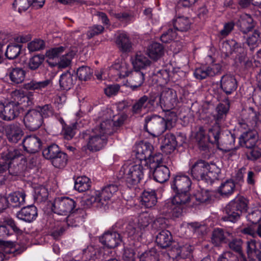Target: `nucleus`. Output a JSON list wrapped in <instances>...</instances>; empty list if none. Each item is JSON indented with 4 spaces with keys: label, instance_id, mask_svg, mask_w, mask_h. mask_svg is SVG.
I'll list each match as a JSON object with an SVG mask.
<instances>
[{
    "label": "nucleus",
    "instance_id": "nucleus-11",
    "mask_svg": "<svg viewBox=\"0 0 261 261\" xmlns=\"http://www.w3.org/2000/svg\"><path fill=\"white\" fill-rule=\"evenodd\" d=\"M155 101V98H149L147 96L143 95L132 105L131 112L133 115H140L143 110L150 111L154 108Z\"/></svg>",
    "mask_w": 261,
    "mask_h": 261
},
{
    "label": "nucleus",
    "instance_id": "nucleus-22",
    "mask_svg": "<svg viewBox=\"0 0 261 261\" xmlns=\"http://www.w3.org/2000/svg\"><path fill=\"white\" fill-rule=\"evenodd\" d=\"M247 253L249 261H261V243L254 240L248 241Z\"/></svg>",
    "mask_w": 261,
    "mask_h": 261
},
{
    "label": "nucleus",
    "instance_id": "nucleus-26",
    "mask_svg": "<svg viewBox=\"0 0 261 261\" xmlns=\"http://www.w3.org/2000/svg\"><path fill=\"white\" fill-rule=\"evenodd\" d=\"M172 242V236L169 230L166 229L160 230L156 235L155 242L161 248L165 249L169 247Z\"/></svg>",
    "mask_w": 261,
    "mask_h": 261
},
{
    "label": "nucleus",
    "instance_id": "nucleus-49",
    "mask_svg": "<svg viewBox=\"0 0 261 261\" xmlns=\"http://www.w3.org/2000/svg\"><path fill=\"white\" fill-rule=\"evenodd\" d=\"M247 43L251 50L258 46L261 43V33L260 31L258 30H254L253 32L247 38Z\"/></svg>",
    "mask_w": 261,
    "mask_h": 261
},
{
    "label": "nucleus",
    "instance_id": "nucleus-54",
    "mask_svg": "<svg viewBox=\"0 0 261 261\" xmlns=\"http://www.w3.org/2000/svg\"><path fill=\"white\" fill-rule=\"evenodd\" d=\"M151 221L152 219L149 215L147 213H143L138 217V226L141 230L147 227Z\"/></svg>",
    "mask_w": 261,
    "mask_h": 261
},
{
    "label": "nucleus",
    "instance_id": "nucleus-57",
    "mask_svg": "<svg viewBox=\"0 0 261 261\" xmlns=\"http://www.w3.org/2000/svg\"><path fill=\"white\" fill-rule=\"evenodd\" d=\"M112 71L116 70L117 75L120 78H124L126 76H128L130 73L127 70L126 65H121L119 64H116L114 65L111 69Z\"/></svg>",
    "mask_w": 261,
    "mask_h": 261
},
{
    "label": "nucleus",
    "instance_id": "nucleus-40",
    "mask_svg": "<svg viewBox=\"0 0 261 261\" xmlns=\"http://www.w3.org/2000/svg\"><path fill=\"white\" fill-rule=\"evenodd\" d=\"M164 47L159 43H152L147 49L148 56L152 60H157L164 54Z\"/></svg>",
    "mask_w": 261,
    "mask_h": 261
},
{
    "label": "nucleus",
    "instance_id": "nucleus-55",
    "mask_svg": "<svg viewBox=\"0 0 261 261\" xmlns=\"http://www.w3.org/2000/svg\"><path fill=\"white\" fill-rule=\"evenodd\" d=\"M177 33L176 30L169 28L166 32L161 36V40L164 43H169L176 39Z\"/></svg>",
    "mask_w": 261,
    "mask_h": 261
},
{
    "label": "nucleus",
    "instance_id": "nucleus-23",
    "mask_svg": "<svg viewBox=\"0 0 261 261\" xmlns=\"http://www.w3.org/2000/svg\"><path fill=\"white\" fill-rule=\"evenodd\" d=\"M223 101L224 103H220L218 105L215 109V113L214 114V118L216 123H220L225 121L230 108L228 98H225Z\"/></svg>",
    "mask_w": 261,
    "mask_h": 261
},
{
    "label": "nucleus",
    "instance_id": "nucleus-4",
    "mask_svg": "<svg viewBox=\"0 0 261 261\" xmlns=\"http://www.w3.org/2000/svg\"><path fill=\"white\" fill-rule=\"evenodd\" d=\"M248 204V200L244 197L237 196L225 206L222 219L232 222L236 221L242 213L247 211Z\"/></svg>",
    "mask_w": 261,
    "mask_h": 261
},
{
    "label": "nucleus",
    "instance_id": "nucleus-1",
    "mask_svg": "<svg viewBox=\"0 0 261 261\" xmlns=\"http://www.w3.org/2000/svg\"><path fill=\"white\" fill-rule=\"evenodd\" d=\"M111 123L110 120H106L92 129L83 131L80 137L86 143L82 147V150L95 152L103 148L107 144L108 136L113 134Z\"/></svg>",
    "mask_w": 261,
    "mask_h": 261
},
{
    "label": "nucleus",
    "instance_id": "nucleus-15",
    "mask_svg": "<svg viewBox=\"0 0 261 261\" xmlns=\"http://www.w3.org/2000/svg\"><path fill=\"white\" fill-rule=\"evenodd\" d=\"M177 95L175 90L170 88L164 89L161 93L160 103L162 107L171 109L176 103Z\"/></svg>",
    "mask_w": 261,
    "mask_h": 261
},
{
    "label": "nucleus",
    "instance_id": "nucleus-50",
    "mask_svg": "<svg viewBox=\"0 0 261 261\" xmlns=\"http://www.w3.org/2000/svg\"><path fill=\"white\" fill-rule=\"evenodd\" d=\"M61 151L57 145L52 144L43 150L42 154L45 159L51 161Z\"/></svg>",
    "mask_w": 261,
    "mask_h": 261
},
{
    "label": "nucleus",
    "instance_id": "nucleus-64",
    "mask_svg": "<svg viewBox=\"0 0 261 261\" xmlns=\"http://www.w3.org/2000/svg\"><path fill=\"white\" fill-rule=\"evenodd\" d=\"M246 218L248 221L253 224L259 223L261 221V211L259 210L253 211L246 216Z\"/></svg>",
    "mask_w": 261,
    "mask_h": 261
},
{
    "label": "nucleus",
    "instance_id": "nucleus-61",
    "mask_svg": "<svg viewBox=\"0 0 261 261\" xmlns=\"http://www.w3.org/2000/svg\"><path fill=\"white\" fill-rule=\"evenodd\" d=\"M153 74L158 77V81L162 84H167L169 80V72L166 69L154 71Z\"/></svg>",
    "mask_w": 261,
    "mask_h": 261
},
{
    "label": "nucleus",
    "instance_id": "nucleus-34",
    "mask_svg": "<svg viewBox=\"0 0 261 261\" xmlns=\"http://www.w3.org/2000/svg\"><path fill=\"white\" fill-rule=\"evenodd\" d=\"M172 25L177 32H183L190 29L191 22L188 17L178 16L173 20Z\"/></svg>",
    "mask_w": 261,
    "mask_h": 261
},
{
    "label": "nucleus",
    "instance_id": "nucleus-45",
    "mask_svg": "<svg viewBox=\"0 0 261 261\" xmlns=\"http://www.w3.org/2000/svg\"><path fill=\"white\" fill-rule=\"evenodd\" d=\"M235 190V184L231 180H226L222 183L218 189V193L223 197H228Z\"/></svg>",
    "mask_w": 261,
    "mask_h": 261
},
{
    "label": "nucleus",
    "instance_id": "nucleus-28",
    "mask_svg": "<svg viewBox=\"0 0 261 261\" xmlns=\"http://www.w3.org/2000/svg\"><path fill=\"white\" fill-rule=\"evenodd\" d=\"M152 169L153 178L157 182L163 183L169 178L170 171L166 165L153 166Z\"/></svg>",
    "mask_w": 261,
    "mask_h": 261
},
{
    "label": "nucleus",
    "instance_id": "nucleus-10",
    "mask_svg": "<svg viewBox=\"0 0 261 261\" xmlns=\"http://www.w3.org/2000/svg\"><path fill=\"white\" fill-rule=\"evenodd\" d=\"M23 122L25 127L30 131L38 129L43 123L41 114L37 110L33 109L25 114Z\"/></svg>",
    "mask_w": 261,
    "mask_h": 261
},
{
    "label": "nucleus",
    "instance_id": "nucleus-59",
    "mask_svg": "<svg viewBox=\"0 0 261 261\" xmlns=\"http://www.w3.org/2000/svg\"><path fill=\"white\" fill-rule=\"evenodd\" d=\"M163 162V154L161 153H158L153 155L151 154L148 158L146 163H149L150 168L152 169L153 166H161V164Z\"/></svg>",
    "mask_w": 261,
    "mask_h": 261
},
{
    "label": "nucleus",
    "instance_id": "nucleus-51",
    "mask_svg": "<svg viewBox=\"0 0 261 261\" xmlns=\"http://www.w3.org/2000/svg\"><path fill=\"white\" fill-rule=\"evenodd\" d=\"M68 156L66 153L64 152H60L52 160H51L53 165L58 168L64 167L67 163Z\"/></svg>",
    "mask_w": 261,
    "mask_h": 261
},
{
    "label": "nucleus",
    "instance_id": "nucleus-6",
    "mask_svg": "<svg viewBox=\"0 0 261 261\" xmlns=\"http://www.w3.org/2000/svg\"><path fill=\"white\" fill-rule=\"evenodd\" d=\"M116 185H110L105 187L100 191L96 192L95 195H92L87 199V202L90 204L95 203L97 207L107 205L113 195L118 191Z\"/></svg>",
    "mask_w": 261,
    "mask_h": 261
},
{
    "label": "nucleus",
    "instance_id": "nucleus-31",
    "mask_svg": "<svg viewBox=\"0 0 261 261\" xmlns=\"http://www.w3.org/2000/svg\"><path fill=\"white\" fill-rule=\"evenodd\" d=\"M128 84L133 90L140 87L144 81V75L140 70L135 69L130 72L128 76Z\"/></svg>",
    "mask_w": 261,
    "mask_h": 261
},
{
    "label": "nucleus",
    "instance_id": "nucleus-63",
    "mask_svg": "<svg viewBox=\"0 0 261 261\" xmlns=\"http://www.w3.org/2000/svg\"><path fill=\"white\" fill-rule=\"evenodd\" d=\"M76 125L75 124L70 125L63 126V134L64 137L66 140H69L73 138L75 134Z\"/></svg>",
    "mask_w": 261,
    "mask_h": 261
},
{
    "label": "nucleus",
    "instance_id": "nucleus-12",
    "mask_svg": "<svg viewBox=\"0 0 261 261\" xmlns=\"http://www.w3.org/2000/svg\"><path fill=\"white\" fill-rule=\"evenodd\" d=\"M4 130L7 139L12 143H17L24 135L20 124L18 123H13L6 125Z\"/></svg>",
    "mask_w": 261,
    "mask_h": 261
},
{
    "label": "nucleus",
    "instance_id": "nucleus-33",
    "mask_svg": "<svg viewBox=\"0 0 261 261\" xmlns=\"http://www.w3.org/2000/svg\"><path fill=\"white\" fill-rule=\"evenodd\" d=\"M116 44L122 53L130 52L132 50V43L129 36L125 33H121L118 36Z\"/></svg>",
    "mask_w": 261,
    "mask_h": 261
},
{
    "label": "nucleus",
    "instance_id": "nucleus-52",
    "mask_svg": "<svg viewBox=\"0 0 261 261\" xmlns=\"http://www.w3.org/2000/svg\"><path fill=\"white\" fill-rule=\"evenodd\" d=\"M13 95L14 97L15 100H17L18 105H22L26 102L27 105H24V106H27L32 103V98L29 97V96L24 95L22 91L15 90L13 93Z\"/></svg>",
    "mask_w": 261,
    "mask_h": 261
},
{
    "label": "nucleus",
    "instance_id": "nucleus-7",
    "mask_svg": "<svg viewBox=\"0 0 261 261\" xmlns=\"http://www.w3.org/2000/svg\"><path fill=\"white\" fill-rule=\"evenodd\" d=\"M167 127L164 118L158 115L147 116L145 118L144 128L154 137L162 135L167 129Z\"/></svg>",
    "mask_w": 261,
    "mask_h": 261
},
{
    "label": "nucleus",
    "instance_id": "nucleus-47",
    "mask_svg": "<svg viewBox=\"0 0 261 261\" xmlns=\"http://www.w3.org/2000/svg\"><path fill=\"white\" fill-rule=\"evenodd\" d=\"M60 88L62 90H68L73 85V76L69 71L63 73L59 80Z\"/></svg>",
    "mask_w": 261,
    "mask_h": 261
},
{
    "label": "nucleus",
    "instance_id": "nucleus-32",
    "mask_svg": "<svg viewBox=\"0 0 261 261\" xmlns=\"http://www.w3.org/2000/svg\"><path fill=\"white\" fill-rule=\"evenodd\" d=\"M176 145L177 142L175 136L172 134H167L162 141L161 149L164 153L170 154L175 150Z\"/></svg>",
    "mask_w": 261,
    "mask_h": 261
},
{
    "label": "nucleus",
    "instance_id": "nucleus-41",
    "mask_svg": "<svg viewBox=\"0 0 261 261\" xmlns=\"http://www.w3.org/2000/svg\"><path fill=\"white\" fill-rule=\"evenodd\" d=\"M142 205L147 208L154 206L157 202V198L154 191H144L142 195L141 200Z\"/></svg>",
    "mask_w": 261,
    "mask_h": 261
},
{
    "label": "nucleus",
    "instance_id": "nucleus-30",
    "mask_svg": "<svg viewBox=\"0 0 261 261\" xmlns=\"http://www.w3.org/2000/svg\"><path fill=\"white\" fill-rule=\"evenodd\" d=\"M237 25L242 33L246 34L254 28L255 22L250 15L244 14L241 15Z\"/></svg>",
    "mask_w": 261,
    "mask_h": 261
},
{
    "label": "nucleus",
    "instance_id": "nucleus-2",
    "mask_svg": "<svg viewBox=\"0 0 261 261\" xmlns=\"http://www.w3.org/2000/svg\"><path fill=\"white\" fill-rule=\"evenodd\" d=\"M220 173V168L215 164H209L202 160L197 161L190 168V174L193 178L210 184L218 178Z\"/></svg>",
    "mask_w": 261,
    "mask_h": 261
},
{
    "label": "nucleus",
    "instance_id": "nucleus-19",
    "mask_svg": "<svg viewBox=\"0 0 261 261\" xmlns=\"http://www.w3.org/2000/svg\"><path fill=\"white\" fill-rule=\"evenodd\" d=\"M22 144L25 151L30 153H35L40 150L41 141L36 136L30 135L23 139Z\"/></svg>",
    "mask_w": 261,
    "mask_h": 261
},
{
    "label": "nucleus",
    "instance_id": "nucleus-21",
    "mask_svg": "<svg viewBox=\"0 0 261 261\" xmlns=\"http://www.w3.org/2000/svg\"><path fill=\"white\" fill-rule=\"evenodd\" d=\"M258 140L257 133L253 129L243 133L239 137V144L247 148H251L256 145Z\"/></svg>",
    "mask_w": 261,
    "mask_h": 261
},
{
    "label": "nucleus",
    "instance_id": "nucleus-29",
    "mask_svg": "<svg viewBox=\"0 0 261 261\" xmlns=\"http://www.w3.org/2000/svg\"><path fill=\"white\" fill-rule=\"evenodd\" d=\"M7 75L14 84L22 83L25 76V71L19 67H11L7 69Z\"/></svg>",
    "mask_w": 261,
    "mask_h": 261
},
{
    "label": "nucleus",
    "instance_id": "nucleus-58",
    "mask_svg": "<svg viewBox=\"0 0 261 261\" xmlns=\"http://www.w3.org/2000/svg\"><path fill=\"white\" fill-rule=\"evenodd\" d=\"M35 198L39 201H44L48 197L47 189L42 186H38L35 188Z\"/></svg>",
    "mask_w": 261,
    "mask_h": 261
},
{
    "label": "nucleus",
    "instance_id": "nucleus-20",
    "mask_svg": "<svg viewBox=\"0 0 261 261\" xmlns=\"http://www.w3.org/2000/svg\"><path fill=\"white\" fill-rule=\"evenodd\" d=\"M100 242L109 248H114L118 246L121 242V237L117 232H106L99 238Z\"/></svg>",
    "mask_w": 261,
    "mask_h": 261
},
{
    "label": "nucleus",
    "instance_id": "nucleus-35",
    "mask_svg": "<svg viewBox=\"0 0 261 261\" xmlns=\"http://www.w3.org/2000/svg\"><path fill=\"white\" fill-rule=\"evenodd\" d=\"M132 64L135 69L140 70L149 66L150 61L145 55L141 52L137 53L132 58Z\"/></svg>",
    "mask_w": 261,
    "mask_h": 261
},
{
    "label": "nucleus",
    "instance_id": "nucleus-8",
    "mask_svg": "<svg viewBox=\"0 0 261 261\" xmlns=\"http://www.w3.org/2000/svg\"><path fill=\"white\" fill-rule=\"evenodd\" d=\"M221 50L226 57L233 55V57L238 59L240 62L245 61L246 51L241 44L237 43L235 40H231L223 42Z\"/></svg>",
    "mask_w": 261,
    "mask_h": 261
},
{
    "label": "nucleus",
    "instance_id": "nucleus-25",
    "mask_svg": "<svg viewBox=\"0 0 261 261\" xmlns=\"http://www.w3.org/2000/svg\"><path fill=\"white\" fill-rule=\"evenodd\" d=\"M220 87L226 94H231L237 88V80L232 75L229 74L224 75L221 79Z\"/></svg>",
    "mask_w": 261,
    "mask_h": 261
},
{
    "label": "nucleus",
    "instance_id": "nucleus-60",
    "mask_svg": "<svg viewBox=\"0 0 261 261\" xmlns=\"http://www.w3.org/2000/svg\"><path fill=\"white\" fill-rule=\"evenodd\" d=\"M248 149L249 150L246 152V155L248 160L254 161L261 156V148L256 145Z\"/></svg>",
    "mask_w": 261,
    "mask_h": 261
},
{
    "label": "nucleus",
    "instance_id": "nucleus-48",
    "mask_svg": "<svg viewBox=\"0 0 261 261\" xmlns=\"http://www.w3.org/2000/svg\"><path fill=\"white\" fill-rule=\"evenodd\" d=\"M90 187V179L86 176L78 177L74 183V189L80 192H85Z\"/></svg>",
    "mask_w": 261,
    "mask_h": 261
},
{
    "label": "nucleus",
    "instance_id": "nucleus-39",
    "mask_svg": "<svg viewBox=\"0 0 261 261\" xmlns=\"http://www.w3.org/2000/svg\"><path fill=\"white\" fill-rule=\"evenodd\" d=\"M159 253L155 248H151L143 252L139 253L137 261H158Z\"/></svg>",
    "mask_w": 261,
    "mask_h": 261
},
{
    "label": "nucleus",
    "instance_id": "nucleus-56",
    "mask_svg": "<svg viewBox=\"0 0 261 261\" xmlns=\"http://www.w3.org/2000/svg\"><path fill=\"white\" fill-rule=\"evenodd\" d=\"M174 248L176 250V254L182 257L189 256L192 251L191 246L189 245L180 246L176 244L174 245Z\"/></svg>",
    "mask_w": 261,
    "mask_h": 261
},
{
    "label": "nucleus",
    "instance_id": "nucleus-16",
    "mask_svg": "<svg viewBox=\"0 0 261 261\" xmlns=\"http://www.w3.org/2000/svg\"><path fill=\"white\" fill-rule=\"evenodd\" d=\"M37 215V208L34 205L24 206L16 214V216L18 219L27 223H31L34 221Z\"/></svg>",
    "mask_w": 261,
    "mask_h": 261
},
{
    "label": "nucleus",
    "instance_id": "nucleus-17",
    "mask_svg": "<svg viewBox=\"0 0 261 261\" xmlns=\"http://www.w3.org/2000/svg\"><path fill=\"white\" fill-rule=\"evenodd\" d=\"M192 182L187 175H176L172 181L171 186L174 191H189Z\"/></svg>",
    "mask_w": 261,
    "mask_h": 261
},
{
    "label": "nucleus",
    "instance_id": "nucleus-3",
    "mask_svg": "<svg viewBox=\"0 0 261 261\" xmlns=\"http://www.w3.org/2000/svg\"><path fill=\"white\" fill-rule=\"evenodd\" d=\"M53 210L55 213L65 216L63 220H66L67 224L71 226L76 225L71 222L72 217L76 214H83L84 213L82 208L76 207V201L68 197L56 198L53 204Z\"/></svg>",
    "mask_w": 261,
    "mask_h": 261
},
{
    "label": "nucleus",
    "instance_id": "nucleus-44",
    "mask_svg": "<svg viewBox=\"0 0 261 261\" xmlns=\"http://www.w3.org/2000/svg\"><path fill=\"white\" fill-rule=\"evenodd\" d=\"M243 115V118L252 126H256L259 121V113L255 111L252 107H249Z\"/></svg>",
    "mask_w": 261,
    "mask_h": 261
},
{
    "label": "nucleus",
    "instance_id": "nucleus-37",
    "mask_svg": "<svg viewBox=\"0 0 261 261\" xmlns=\"http://www.w3.org/2000/svg\"><path fill=\"white\" fill-rule=\"evenodd\" d=\"M16 158L8 159L7 172L12 176H18L20 175L23 170V166L19 164L15 161Z\"/></svg>",
    "mask_w": 261,
    "mask_h": 261
},
{
    "label": "nucleus",
    "instance_id": "nucleus-14",
    "mask_svg": "<svg viewBox=\"0 0 261 261\" xmlns=\"http://www.w3.org/2000/svg\"><path fill=\"white\" fill-rule=\"evenodd\" d=\"M20 155V151L13 148H9L1 154L0 158V176H6L7 174L8 159L17 158Z\"/></svg>",
    "mask_w": 261,
    "mask_h": 261
},
{
    "label": "nucleus",
    "instance_id": "nucleus-9",
    "mask_svg": "<svg viewBox=\"0 0 261 261\" xmlns=\"http://www.w3.org/2000/svg\"><path fill=\"white\" fill-rule=\"evenodd\" d=\"M124 172V177L128 186L138 185L144 176V168L140 163L128 166Z\"/></svg>",
    "mask_w": 261,
    "mask_h": 261
},
{
    "label": "nucleus",
    "instance_id": "nucleus-62",
    "mask_svg": "<svg viewBox=\"0 0 261 261\" xmlns=\"http://www.w3.org/2000/svg\"><path fill=\"white\" fill-rule=\"evenodd\" d=\"M44 57L43 55H38L33 56L30 59L29 63V68L32 70L37 69L43 62Z\"/></svg>",
    "mask_w": 261,
    "mask_h": 261
},
{
    "label": "nucleus",
    "instance_id": "nucleus-27",
    "mask_svg": "<svg viewBox=\"0 0 261 261\" xmlns=\"http://www.w3.org/2000/svg\"><path fill=\"white\" fill-rule=\"evenodd\" d=\"M231 234L221 228L215 229L212 234L211 242L215 246H220L222 244L226 243Z\"/></svg>",
    "mask_w": 261,
    "mask_h": 261
},
{
    "label": "nucleus",
    "instance_id": "nucleus-5",
    "mask_svg": "<svg viewBox=\"0 0 261 261\" xmlns=\"http://www.w3.org/2000/svg\"><path fill=\"white\" fill-rule=\"evenodd\" d=\"M174 192L175 195L166 203L165 207L173 217L178 218L181 215L183 210L190 202L191 197L189 191Z\"/></svg>",
    "mask_w": 261,
    "mask_h": 261
},
{
    "label": "nucleus",
    "instance_id": "nucleus-24",
    "mask_svg": "<svg viewBox=\"0 0 261 261\" xmlns=\"http://www.w3.org/2000/svg\"><path fill=\"white\" fill-rule=\"evenodd\" d=\"M153 146L148 142H141L136 146L135 152L136 158L140 161L147 162L152 154Z\"/></svg>",
    "mask_w": 261,
    "mask_h": 261
},
{
    "label": "nucleus",
    "instance_id": "nucleus-18",
    "mask_svg": "<svg viewBox=\"0 0 261 261\" xmlns=\"http://www.w3.org/2000/svg\"><path fill=\"white\" fill-rule=\"evenodd\" d=\"M221 70L219 65L215 64L211 66H202L195 69L194 75L198 80H203L208 76H213L218 74Z\"/></svg>",
    "mask_w": 261,
    "mask_h": 261
},
{
    "label": "nucleus",
    "instance_id": "nucleus-38",
    "mask_svg": "<svg viewBox=\"0 0 261 261\" xmlns=\"http://www.w3.org/2000/svg\"><path fill=\"white\" fill-rule=\"evenodd\" d=\"M219 123H216L208 129L207 133V139L209 142L212 144H216L219 145V141L220 140L221 129L219 125Z\"/></svg>",
    "mask_w": 261,
    "mask_h": 261
},
{
    "label": "nucleus",
    "instance_id": "nucleus-13",
    "mask_svg": "<svg viewBox=\"0 0 261 261\" xmlns=\"http://www.w3.org/2000/svg\"><path fill=\"white\" fill-rule=\"evenodd\" d=\"M19 114L18 107L14 102L0 103V118L5 121L14 120Z\"/></svg>",
    "mask_w": 261,
    "mask_h": 261
},
{
    "label": "nucleus",
    "instance_id": "nucleus-42",
    "mask_svg": "<svg viewBox=\"0 0 261 261\" xmlns=\"http://www.w3.org/2000/svg\"><path fill=\"white\" fill-rule=\"evenodd\" d=\"M51 83L50 80H46L42 81L32 80L30 82L23 84V88L28 90H42L46 88Z\"/></svg>",
    "mask_w": 261,
    "mask_h": 261
},
{
    "label": "nucleus",
    "instance_id": "nucleus-46",
    "mask_svg": "<svg viewBox=\"0 0 261 261\" xmlns=\"http://www.w3.org/2000/svg\"><path fill=\"white\" fill-rule=\"evenodd\" d=\"M22 45L13 43L8 45L5 52V56L9 60L16 59L20 55L21 51Z\"/></svg>",
    "mask_w": 261,
    "mask_h": 261
},
{
    "label": "nucleus",
    "instance_id": "nucleus-53",
    "mask_svg": "<svg viewBox=\"0 0 261 261\" xmlns=\"http://www.w3.org/2000/svg\"><path fill=\"white\" fill-rule=\"evenodd\" d=\"M76 74L80 80L87 81L91 77L93 70L88 66H82L78 68Z\"/></svg>",
    "mask_w": 261,
    "mask_h": 261
},
{
    "label": "nucleus",
    "instance_id": "nucleus-36",
    "mask_svg": "<svg viewBox=\"0 0 261 261\" xmlns=\"http://www.w3.org/2000/svg\"><path fill=\"white\" fill-rule=\"evenodd\" d=\"M10 203L14 207H19L25 203L26 195L23 191H15L8 195Z\"/></svg>",
    "mask_w": 261,
    "mask_h": 261
},
{
    "label": "nucleus",
    "instance_id": "nucleus-43",
    "mask_svg": "<svg viewBox=\"0 0 261 261\" xmlns=\"http://www.w3.org/2000/svg\"><path fill=\"white\" fill-rule=\"evenodd\" d=\"M235 135L230 132L223 134L219 141V145H222L227 150H231L235 148Z\"/></svg>",
    "mask_w": 261,
    "mask_h": 261
}]
</instances>
